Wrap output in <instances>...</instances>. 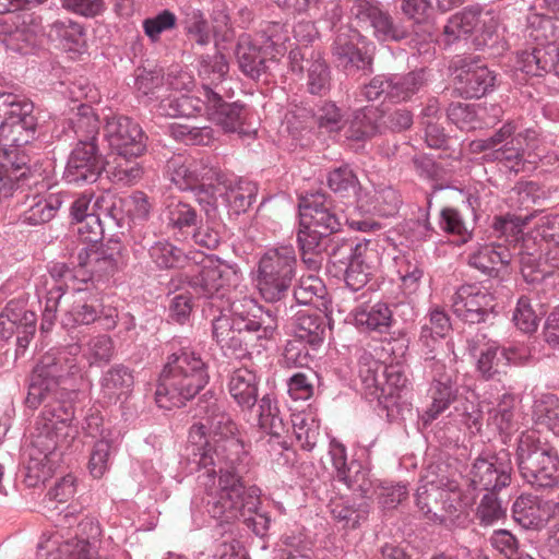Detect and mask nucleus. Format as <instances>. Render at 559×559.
Masks as SVG:
<instances>
[{
	"mask_svg": "<svg viewBox=\"0 0 559 559\" xmlns=\"http://www.w3.org/2000/svg\"><path fill=\"white\" fill-rule=\"evenodd\" d=\"M357 359L358 377L365 397L372 402L374 401V394L379 392L378 385H380L381 373L385 365L364 348L358 349Z\"/></svg>",
	"mask_w": 559,
	"mask_h": 559,
	"instance_id": "obj_36",
	"label": "nucleus"
},
{
	"mask_svg": "<svg viewBox=\"0 0 559 559\" xmlns=\"http://www.w3.org/2000/svg\"><path fill=\"white\" fill-rule=\"evenodd\" d=\"M133 385L131 370L123 365L109 368L100 379L102 393L109 402L116 401Z\"/></svg>",
	"mask_w": 559,
	"mask_h": 559,
	"instance_id": "obj_43",
	"label": "nucleus"
},
{
	"mask_svg": "<svg viewBox=\"0 0 559 559\" xmlns=\"http://www.w3.org/2000/svg\"><path fill=\"white\" fill-rule=\"evenodd\" d=\"M288 34L286 26L280 22L269 23L255 35L241 34L235 49L240 71L252 80H259L267 72L270 62L286 52Z\"/></svg>",
	"mask_w": 559,
	"mask_h": 559,
	"instance_id": "obj_9",
	"label": "nucleus"
},
{
	"mask_svg": "<svg viewBox=\"0 0 559 559\" xmlns=\"http://www.w3.org/2000/svg\"><path fill=\"white\" fill-rule=\"evenodd\" d=\"M69 200V195L64 192L50 193L47 197L34 195L29 206L20 215V221L29 226L47 223Z\"/></svg>",
	"mask_w": 559,
	"mask_h": 559,
	"instance_id": "obj_33",
	"label": "nucleus"
},
{
	"mask_svg": "<svg viewBox=\"0 0 559 559\" xmlns=\"http://www.w3.org/2000/svg\"><path fill=\"white\" fill-rule=\"evenodd\" d=\"M513 465L508 450L484 453L474 460L466 484L474 491H500L511 484Z\"/></svg>",
	"mask_w": 559,
	"mask_h": 559,
	"instance_id": "obj_16",
	"label": "nucleus"
},
{
	"mask_svg": "<svg viewBox=\"0 0 559 559\" xmlns=\"http://www.w3.org/2000/svg\"><path fill=\"white\" fill-rule=\"evenodd\" d=\"M367 39L358 29L341 26L332 44V56L337 67L345 70H369L371 57L367 50Z\"/></svg>",
	"mask_w": 559,
	"mask_h": 559,
	"instance_id": "obj_24",
	"label": "nucleus"
},
{
	"mask_svg": "<svg viewBox=\"0 0 559 559\" xmlns=\"http://www.w3.org/2000/svg\"><path fill=\"white\" fill-rule=\"evenodd\" d=\"M168 347L155 391L157 405L165 409L185 406L210 380L207 362L188 340L174 337Z\"/></svg>",
	"mask_w": 559,
	"mask_h": 559,
	"instance_id": "obj_5",
	"label": "nucleus"
},
{
	"mask_svg": "<svg viewBox=\"0 0 559 559\" xmlns=\"http://www.w3.org/2000/svg\"><path fill=\"white\" fill-rule=\"evenodd\" d=\"M102 170H104V160L98 146L75 145L69 156L63 179L76 186L93 183L98 179Z\"/></svg>",
	"mask_w": 559,
	"mask_h": 559,
	"instance_id": "obj_25",
	"label": "nucleus"
},
{
	"mask_svg": "<svg viewBox=\"0 0 559 559\" xmlns=\"http://www.w3.org/2000/svg\"><path fill=\"white\" fill-rule=\"evenodd\" d=\"M432 204V197H427V207L419 209L416 218L405 221L400 225V233L412 243L423 242L432 237L436 233L429 221V211Z\"/></svg>",
	"mask_w": 559,
	"mask_h": 559,
	"instance_id": "obj_47",
	"label": "nucleus"
},
{
	"mask_svg": "<svg viewBox=\"0 0 559 559\" xmlns=\"http://www.w3.org/2000/svg\"><path fill=\"white\" fill-rule=\"evenodd\" d=\"M71 124L78 139L76 145L98 146L97 136L100 122L91 106L81 105L75 117L71 120Z\"/></svg>",
	"mask_w": 559,
	"mask_h": 559,
	"instance_id": "obj_39",
	"label": "nucleus"
},
{
	"mask_svg": "<svg viewBox=\"0 0 559 559\" xmlns=\"http://www.w3.org/2000/svg\"><path fill=\"white\" fill-rule=\"evenodd\" d=\"M451 308L467 324L487 323L495 318V297L477 283L463 284L451 296Z\"/></svg>",
	"mask_w": 559,
	"mask_h": 559,
	"instance_id": "obj_17",
	"label": "nucleus"
},
{
	"mask_svg": "<svg viewBox=\"0 0 559 559\" xmlns=\"http://www.w3.org/2000/svg\"><path fill=\"white\" fill-rule=\"evenodd\" d=\"M140 246L147 249L151 260L162 270L180 266L186 259L181 249L164 239L152 242L144 238Z\"/></svg>",
	"mask_w": 559,
	"mask_h": 559,
	"instance_id": "obj_42",
	"label": "nucleus"
},
{
	"mask_svg": "<svg viewBox=\"0 0 559 559\" xmlns=\"http://www.w3.org/2000/svg\"><path fill=\"white\" fill-rule=\"evenodd\" d=\"M255 419L271 438H280L285 431V424L280 416L277 403L271 394H265L259 400Z\"/></svg>",
	"mask_w": 559,
	"mask_h": 559,
	"instance_id": "obj_45",
	"label": "nucleus"
},
{
	"mask_svg": "<svg viewBox=\"0 0 559 559\" xmlns=\"http://www.w3.org/2000/svg\"><path fill=\"white\" fill-rule=\"evenodd\" d=\"M199 413L204 421L190 427L187 447L189 461L198 471H204L199 479L205 477V481L213 484L216 475L247 473L248 452L236 437L237 426L223 405L211 396L200 401Z\"/></svg>",
	"mask_w": 559,
	"mask_h": 559,
	"instance_id": "obj_2",
	"label": "nucleus"
},
{
	"mask_svg": "<svg viewBox=\"0 0 559 559\" xmlns=\"http://www.w3.org/2000/svg\"><path fill=\"white\" fill-rule=\"evenodd\" d=\"M193 177H195V188L204 185L212 186L214 182L226 183V177L221 168L214 163V158L202 156L200 158L192 157Z\"/></svg>",
	"mask_w": 559,
	"mask_h": 559,
	"instance_id": "obj_61",
	"label": "nucleus"
},
{
	"mask_svg": "<svg viewBox=\"0 0 559 559\" xmlns=\"http://www.w3.org/2000/svg\"><path fill=\"white\" fill-rule=\"evenodd\" d=\"M307 90L312 95H325L331 88V72L326 62L319 53L311 51V60H307Z\"/></svg>",
	"mask_w": 559,
	"mask_h": 559,
	"instance_id": "obj_50",
	"label": "nucleus"
},
{
	"mask_svg": "<svg viewBox=\"0 0 559 559\" xmlns=\"http://www.w3.org/2000/svg\"><path fill=\"white\" fill-rule=\"evenodd\" d=\"M359 185L358 178L353 169L343 165L332 169L328 175V186L336 194L346 197L355 193Z\"/></svg>",
	"mask_w": 559,
	"mask_h": 559,
	"instance_id": "obj_64",
	"label": "nucleus"
},
{
	"mask_svg": "<svg viewBox=\"0 0 559 559\" xmlns=\"http://www.w3.org/2000/svg\"><path fill=\"white\" fill-rule=\"evenodd\" d=\"M29 162V155L24 151H0V201L12 197L19 189L39 182L40 175L31 170Z\"/></svg>",
	"mask_w": 559,
	"mask_h": 559,
	"instance_id": "obj_21",
	"label": "nucleus"
},
{
	"mask_svg": "<svg viewBox=\"0 0 559 559\" xmlns=\"http://www.w3.org/2000/svg\"><path fill=\"white\" fill-rule=\"evenodd\" d=\"M350 316L355 326L361 332L383 334L395 324L393 311L384 301L360 304L350 311Z\"/></svg>",
	"mask_w": 559,
	"mask_h": 559,
	"instance_id": "obj_27",
	"label": "nucleus"
},
{
	"mask_svg": "<svg viewBox=\"0 0 559 559\" xmlns=\"http://www.w3.org/2000/svg\"><path fill=\"white\" fill-rule=\"evenodd\" d=\"M515 463L521 477L536 489H549L559 484V452L533 431L519 436Z\"/></svg>",
	"mask_w": 559,
	"mask_h": 559,
	"instance_id": "obj_10",
	"label": "nucleus"
},
{
	"mask_svg": "<svg viewBox=\"0 0 559 559\" xmlns=\"http://www.w3.org/2000/svg\"><path fill=\"white\" fill-rule=\"evenodd\" d=\"M48 35L66 51L82 53L85 50V29L82 24L71 19L55 21Z\"/></svg>",
	"mask_w": 559,
	"mask_h": 559,
	"instance_id": "obj_34",
	"label": "nucleus"
},
{
	"mask_svg": "<svg viewBox=\"0 0 559 559\" xmlns=\"http://www.w3.org/2000/svg\"><path fill=\"white\" fill-rule=\"evenodd\" d=\"M164 74L160 69L138 67L133 73L132 88L136 97H151L163 86Z\"/></svg>",
	"mask_w": 559,
	"mask_h": 559,
	"instance_id": "obj_58",
	"label": "nucleus"
},
{
	"mask_svg": "<svg viewBox=\"0 0 559 559\" xmlns=\"http://www.w3.org/2000/svg\"><path fill=\"white\" fill-rule=\"evenodd\" d=\"M515 399L504 393L498 404L488 411L487 424L499 433L509 435L515 427L514 421Z\"/></svg>",
	"mask_w": 559,
	"mask_h": 559,
	"instance_id": "obj_49",
	"label": "nucleus"
},
{
	"mask_svg": "<svg viewBox=\"0 0 559 559\" xmlns=\"http://www.w3.org/2000/svg\"><path fill=\"white\" fill-rule=\"evenodd\" d=\"M43 404L31 435L29 460L26 466L28 486H36L49 478L59 466L63 449L76 435L72 426L74 407L67 400H51Z\"/></svg>",
	"mask_w": 559,
	"mask_h": 559,
	"instance_id": "obj_4",
	"label": "nucleus"
},
{
	"mask_svg": "<svg viewBox=\"0 0 559 559\" xmlns=\"http://www.w3.org/2000/svg\"><path fill=\"white\" fill-rule=\"evenodd\" d=\"M240 269L216 257H205L197 271L187 276L191 292L204 300L203 311H210L212 337L225 356L240 358L247 348L243 333L254 334L258 340H271L278 326L276 314L264 309L249 296L230 301L228 288L237 286Z\"/></svg>",
	"mask_w": 559,
	"mask_h": 559,
	"instance_id": "obj_1",
	"label": "nucleus"
},
{
	"mask_svg": "<svg viewBox=\"0 0 559 559\" xmlns=\"http://www.w3.org/2000/svg\"><path fill=\"white\" fill-rule=\"evenodd\" d=\"M166 173L170 181L180 190L195 188V177L192 170V157L181 154L174 155L167 160Z\"/></svg>",
	"mask_w": 559,
	"mask_h": 559,
	"instance_id": "obj_52",
	"label": "nucleus"
},
{
	"mask_svg": "<svg viewBox=\"0 0 559 559\" xmlns=\"http://www.w3.org/2000/svg\"><path fill=\"white\" fill-rule=\"evenodd\" d=\"M430 378L431 405L425 412V423L435 420L444 412L457 397L459 384L457 374L453 368H449L441 360H430L429 370H426Z\"/></svg>",
	"mask_w": 559,
	"mask_h": 559,
	"instance_id": "obj_22",
	"label": "nucleus"
},
{
	"mask_svg": "<svg viewBox=\"0 0 559 559\" xmlns=\"http://www.w3.org/2000/svg\"><path fill=\"white\" fill-rule=\"evenodd\" d=\"M378 110L374 107H364L353 114L345 130V135L353 141H367L379 133L377 122Z\"/></svg>",
	"mask_w": 559,
	"mask_h": 559,
	"instance_id": "obj_40",
	"label": "nucleus"
},
{
	"mask_svg": "<svg viewBox=\"0 0 559 559\" xmlns=\"http://www.w3.org/2000/svg\"><path fill=\"white\" fill-rule=\"evenodd\" d=\"M525 355L516 347L500 348L497 342L488 341L479 348L477 370L486 380L500 373V368L509 364H521Z\"/></svg>",
	"mask_w": 559,
	"mask_h": 559,
	"instance_id": "obj_29",
	"label": "nucleus"
},
{
	"mask_svg": "<svg viewBox=\"0 0 559 559\" xmlns=\"http://www.w3.org/2000/svg\"><path fill=\"white\" fill-rule=\"evenodd\" d=\"M456 90L465 98H480L495 90L497 75L476 56H461L453 62Z\"/></svg>",
	"mask_w": 559,
	"mask_h": 559,
	"instance_id": "obj_18",
	"label": "nucleus"
},
{
	"mask_svg": "<svg viewBox=\"0 0 559 559\" xmlns=\"http://www.w3.org/2000/svg\"><path fill=\"white\" fill-rule=\"evenodd\" d=\"M81 347L78 344L51 349L35 366L28 393L25 400L29 408L36 409L41 403L51 400H64L68 392L83 379V369L79 362Z\"/></svg>",
	"mask_w": 559,
	"mask_h": 559,
	"instance_id": "obj_6",
	"label": "nucleus"
},
{
	"mask_svg": "<svg viewBox=\"0 0 559 559\" xmlns=\"http://www.w3.org/2000/svg\"><path fill=\"white\" fill-rule=\"evenodd\" d=\"M228 391L242 411L252 412L258 402L259 380L248 368H238L229 377Z\"/></svg>",
	"mask_w": 559,
	"mask_h": 559,
	"instance_id": "obj_32",
	"label": "nucleus"
},
{
	"mask_svg": "<svg viewBox=\"0 0 559 559\" xmlns=\"http://www.w3.org/2000/svg\"><path fill=\"white\" fill-rule=\"evenodd\" d=\"M427 72L417 69L407 73L377 75L360 90V96L368 102H406L427 84Z\"/></svg>",
	"mask_w": 559,
	"mask_h": 559,
	"instance_id": "obj_15",
	"label": "nucleus"
},
{
	"mask_svg": "<svg viewBox=\"0 0 559 559\" xmlns=\"http://www.w3.org/2000/svg\"><path fill=\"white\" fill-rule=\"evenodd\" d=\"M400 193L392 187L377 189L369 195V211L382 217L396 215L402 205Z\"/></svg>",
	"mask_w": 559,
	"mask_h": 559,
	"instance_id": "obj_54",
	"label": "nucleus"
},
{
	"mask_svg": "<svg viewBox=\"0 0 559 559\" xmlns=\"http://www.w3.org/2000/svg\"><path fill=\"white\" fill-rule=\"evenodd\" d=\"M326 332L325 318L318 313L299 311L296 317L295 337L307 343L312 348L320 346Z\"/></svg>",
	"mask_w": 559,
	"mask_h": 559,
	"instance_id": "obj_37",
	"label": "nucleus"
},
{
	"mask_svg": "<svg viewBox=\"0 0 559 559\" xmlns=\"http://www.w3.org/2000/svg\"><path fill=\"white\" fill-rule=\"evenodd\" d=\"M510 262V251L499 243L480 245L468 255L471 266L495 278H502L504 276Z\"/></svg>",
	"mask_w": 559,
	"mask_h": 559,
	"instance_id": "obj_30",
	"label": "nucleus"
},
{
	"mask_svg": "<svg viewBox=\"0 0 559 559\" xmlns=\"http://www.w3.org/2000/svg\"><path fill=\"white\" fill-rule=\"evenodd\" d=\"M534 416L538 424L545 425L559 436V397L557 395H544L535 406Z\"/></svg>",
	"mask_w": 559,
	"mask_h": 559,
	"instance_id": "obj_63",
	"label": "nucleus"
},
{
	"mask_svg": "<svg viewBox=\"0 0 559 559\" xmlns=\"http://www.w3.org/2000/svg\"><path fill=\"white\" fill-rule=\"evenodd\" d=\"M296 264V253L292 246L269 249L260 258L257 287L266 302L281 301L288 295Z\"/></svg>",
	"mask_w": 559,
	"mask_h": 559,
	"instance_id": "obj_11",
	"label": "nucleus"
},
{
	"mask_svg": "<svg viewBox=\"0 0 559 559\" xmlns=\"http://www.w3.org/2000/svg\"><path fill=\"white\" fill-rule=\"evenodd\" d=\"M499 491H487L480 499L476 509V519L483 526L493 525L506 518L507 507L498 497Z\"/></svg>",
	"mask_w": 559,
	"mask_h": 559,
	"instance_id": "obj_57",
	"label": "nucleus"
},
{
	"mask_svg": "<svg viewBox=\"0 0 559 559\" xmlns=\"http://www.w3.org/2000/svg\"><path fill=\"white\" fill-rule=\"evenodd\" d=\"M449 467L444 463H431L427 465L420 476L419 486L415 493L416 506L421 514L433 522L443 523L444 510L440 500L448 492H455L459 484L449 475Z\"/></svg>",
	"mask_w": 559,
	"mask_h": 559,
	"instance_id": "obj_13",
	"label": "nucleus"
},
{
	"mask_svg": "<svg viewBox=\"0 0 559 559\" xmlns=\"http://www.w3.org/2000/svg\"><path fill=\"white\" fill-rule=\"evenodd\" d=\"M142 155L128 153H109L104 162L107 178L115 185L130 187L136 185L144 175V169L138 160Z\"/></svg>",
	"mask_w": 559,
	"mask_h": 559,
	"instance_id": "obj_31",
	"label": "nucleus"
},
{
	"mask_svg": "<svg viewBox=\"0 0 559 559\" xmlns=\"http://www.w3.org/2000/svg\"><path fill=\"white\" fill-rule=\"evenodd\" d=\"M439 226L444 233L457 236L462 243L472 238L473 228L464 221L462 214L453 207H443L440 211Z\"/></svg>",
	"mask_w": 559,
	"mask_h": 559,
	"instance_id": "obj_62",
	"label": "nucleus"
},
{
	"mask_svg": "<svg viewBox=\"0 0 559 559\" xmlns=\"http://www.w3.org/2000/svg\"><path fill=\"white\" fill-rule=\"evenodd\" d=\"M202 88L210 120L222 127L225 132H241L246 119L245 105L239 102H224L218 92L205 84Z\"/></svg>",
	"mask_w": 559,
	"mask_h": 559,
	"instance_id": "obj_26",
	"label": "nucleus"
},
{
	"mask_svg": "<svg viewBox=\"0 0 559 559\" xmlns=\"http://www.w3.org/2000/svg\"><path fill=\"white\" fill-rule=\"evenodd\" d=\"M329 255L335 262L347 263L346 286L357 292L364 288L376 273L380 258L370 239H343L332 243Z\"/></svg>",
	"mask_w": 559,
	"mask_h": 559,
	"instance_id": "obj_12",
	"label": "nucleus"
},
{
	"mask_svg": "<svg viewBox=\"0 0 559 559\" xmlns=\"http://www.w3.org/2000/svg\"><path fill=\"white\" fill-rule=\"evenodd\" d=\"M166 219L167 226L179 233H187L202 221L195 207L182 201H171L167 205Z\"/></svg>",
	"mask_w": 559,
	"mask_h": 559,
	"instance_id": "obj_46",
	"label": "nucleus"
},
{
	"mask_svg": "<svg viewBox=\"0 0 559 559\" xmlns=\"http://www.w3.org/2000/svg\"><path fill=\"white\" fill-rule=\"evenodd\" d=\"M204 106L206 107L205 98L201 99L194 95L179 94L162 99L158 106V112L162 116L170 118H189L201 112Z\"/></svg>",
	"mask_w": 559,
	"mask_h": 559,
	"instance_id": "obj_41",
	"label": "nucleus"
},
{
	"mask_svg": "<svg viewBox=\"0 0 559 559\" xmlns=\"http://www.w3.org/2000/svg\"><path fill=\"white\" fill-rule=\"evenodd\" d=\"M182 25L186 35L193 43L202 47L211 43L209 23L200 9L188 10Z\"/></svg>",
	"mask_w": 559,
	"mask_h": 559,
	"instance_id": "obj_59",
	"label": "nucleus"
},
{
	"mask_svg": "<svg viewBox=\"0 0 559 559\" xmlns=\"http://www.w3.org/2000/svg\"><path fill=\"white\" fill-rule=\"evenodd\" d=\"M63 299L61 309V324L66 329H73L81 324H91L100 317L102 298L98 287H72Z\"/></svg>",
	"mask_w": 559,
	"mask_h": 559,
	"instance_id": "obj_23",
	"label": "nucleus"
},
{
	"mask_svg": "<svg viewBox=\"0 0 559 559\" xmlns=\"http://www.w3.org/2000/svg\"><path fill=\"white\" fill-rule=\"evenodd\" d=\"M329 508L332 518L342 524L344 528H356L361 521L367 519L369 513L367 503L356 506L343 499L331 501Z\"/></svg>",
	"mask_w": 559,
	"mask_h": 559,
	"instance_id": "obj_48",
	"label": "nucleus"
},
{
	"mask_svg": "<svg viewBox=\"0 0 559 559\" xmlns=\"http://www.w3.org/2000/svg\"><path fill=\"white\" fill-rule=\"evenodd\" d=\"M487 162H498L511 171L519 173L524 166V150L520 141L511 140L507 145H502L490 153L485 154Z\"/></svg>",
	"mask_w": 559,
	"mask_h": 559,
	"instance_id": "obj_56",
	"label": "nucleus"
},
{
	"mask_svg": "<svg viewBox=\"0 0 559 559\" xmlns=\"http://www.w3.org/2000/svg\"><path fill=\"white\" fill-rule=\"evenodd\" d=\"M66 263H55L49 267V275L40 276L36 282V295L41 302L45 300L40 329L49 332L57 319L61 299L70 289V277H74Z\"/></svg>",
	"mask_w": 559,
	"mask_h": 559,
	"instance_id": "obj_19",
	"label": "nucleus"
},
{
	"mask_svg": "<svg viewBox=\"0 0 559 559\" xmlns=\"http://www.w3.org/2000/svg\"><path fill=\"white\" fill-rule=\"evenodd\" d=\"M297 245L302 263L310 271H318L323 262L331 236L341 230V219L324 193H312L299 202Z\"/></svg>",
	"mask_w": 559,
	"mask_h": 559,
	"instance_id": "obj_7",
	"label": "nucleus"
},
{
	"mask_svg": "<svg viewBox=\"0 0 559 559\" xmlns=\"http://www.w3.org/2000/svg\"><path fill=\"white\" fill-rule=\"evenodd\" d=\"M497 27L498 17L492 9H486L479 3L469 4L447 20L442 29V40L448 46L471 35L486 40L492 37Z\"/></svg>",
	"mask_w": 559,
	"mask_h": 559,
	"instance_id": "obj_14",
	"label": "nucleus"
},
{
	"mask_svg": "<svg viewBox=\"0 0 559 559\" xmlns=\"http://www.w3.org/2000/svg\"><path fill=\"white\" fill-rule=\"evenodd\" d=\"M83 265H88L94 275L95 283L103 276L112 273L116 269L117 261L112 253L107 249L98 246L85 247L78 255Z\"/></svg>",
	"mask_w": 559,
	"mask_h": 559,
	"instance_id": "obj_44",
	"label": "nucleus"
},
{
	"mask_svg": "<svg viewBox=\"0 0 559 559\" xmlns=\"http://www.w3.org/2000/svg\"><path fill=\"white\" fill-rule=\"evenodd\" d=\"M349 15L357 26L371 29L379 41H401L409 37L408 46L419 56L432 57L436 51L433 25H415L411 35L402 21H396L388 10L370 0H352Z\"/></svg>",
	"mask_w": 559,
	"mask_h": 559,
	"instance_id": "obj_8",
	"label": "nucleus"
},
{
	"mask_svg": "<svg viewBox=\"0 0 559 559\" xmlns=\"http://www.w3.org/2000/svg\"><path fill=\"white\" fill-rule=\"evenodd\" d=\"M519 69L533 76L544 73H559V48L554 43L540 41L532 50H524L518 56Z\"/></svg>",
	"mask_w": 559,
	"mask_h": 559,
	"instance_id": "obj_28",
	"label": "nucleus"
},
{
	"mask_svg": "<svg viewBox=\"0 0 559 559\" xmlns=\"http://www.w3.org/2000/svg\"><path fill=\"white\" fill-rule=\"evenodd\" d=\"M225 185V192L222 194L229 213L239 215L246 213L258 194V187L247 179H236Z\"/></svg>",
	"mask_w": 559,
	"mask_h": 559,
	"instance_id": "obj_35",
	"label": "nucleus"
},
{
	"mask_svg": "<svg viewBox=\"0 0 559 559\" xmlns=\"http://www.w3.org/2000/svg\"><path fill=\"white\" fill-rule=\"evenodd\" d=\"M205 495L193 499L192 520L200 527L205 523L204 513L222 524L242 521L255 535L263 536L270 527V518L261 513V490L257 486H247L243 474H225L216 481H203Z\"/></svg>",
	"mask_w": 559,
	"mask_h": 559,
	"instance_id": "obj_3",
	"label": "nucleus"
},
{
	"mask_svg": "<svg viewBox=\"0 0 559 559\" xmlns=\"http://www.w3.org/2000/svg\"><path fill=\"white\" fill-rule=\"evenodd\" d=\"M292 426L296 441L300 448L306 451H311L316 447L320 436L319 424L313 418H306L297 414L292 418Z\"/></svg>",
	"mask_w": 559,
	"mask_h": 559,
	"instance_id": "obj_60",
	"label": "nucleus"
},
{
	"mask_svg": "<svg viewBox=\"0 0 559 559\" xmlns=\"http://www.w3.org/2000/svg\"><path fill=\"white\" fill-rule=\"evenodd\" d=\"M0 109H3L4 123H24V126H37L34 115V105L28 99L12 93H0Z\"/></svg>",
	"mask_w": 559,
	"mask_h": 559,
	"instance_id": "obj_38",
	"label": "nucleus"
},
{
	"mask_svg": "<svg viewBox=\"0 0 559 559\" xmlns=\"http://www.w3.org/2000/svg\"><path fill=\"white\" fill-rule=\"evenodd\" d=\"M407 382V378L399 366H384L381 373L380 385H378V393L374 394V400L379 404H386L389 399L399 394Z\"/></svg>",
	"mask_w": 559,
	"mask_h": 559,
	"instance_id": "obj_55",
	"label": "nucleus"
},
{
	"mask_svg": "<svg viewBox=\"0 0 559 559\" xmlns=\"http://www.w3.org/2000/svg\"><path fill=\"white\" fill-rule=\"evenodd\" d=\"M37 126H24V123H0V143L8 146L7 150L26 152L25 146L36 138Z\"/></svg>",
	"mask_w": 559,
	"mask_h": 559,
	"instance_id": "obj_51",
	"label": "nucleus"
},
{
	"mask_svg": "<svg viewBox=\"0 0 559 559\" xmlns=\"http://www.w3.org/2000/svg\"><path fill=\"white\" fill-rule=\"evenodd\" d=\"M104 139L108 143L109 153L143 155L147 148V136L142 127L123 115L105 118Z\"/></svg>",
	"mask_w": 559,
	"mask_h": 559,
	"instance_id": "obj_20",
	"label": "nucleus"
},
{
	"mask_svg": "<svg viewBox=\"0 0 559 559\" xmlns=\"http://www.w3.org/2000/svg\"><path fill=\"white\" fill-rule=\"evenodd\" d=\"M485 109L472 104L452 103L447 109V117L459 129L471 131L483 127L479 114Z\"/></svg>",
	"mask_w": 559,
	"mask_h": 559,
	"instance_id": "obj_53",
	"label": "nucleus"
}]
</instances>
